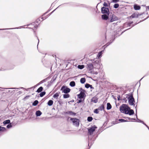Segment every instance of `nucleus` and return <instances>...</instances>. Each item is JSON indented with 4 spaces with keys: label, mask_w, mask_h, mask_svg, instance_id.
Here are the masks:
<instances>
[{
    "label": "nucleus",
    "mask_w": 149,
    "mask_h": 149,
    "mask_svg": "<svg viewBox=\"0 0 149 149\" xmlns=\"http://www.w3.org/2000/svg\"><path fill=\"white\" fill-rule=\"evenodd\" d=\"M97 127L96 126L94 125L92 127H90L88 129V133L90 136H89V143L88 146H89V145L90 144V146H91L93 143V141L95 140V139H93L92 137V135L93 134L94 132L95 131Z\"/></svg>",
    "instance_id": "obj_1"
},
{
    "label": "nucleus",
    "mask_w": 149,
    "mask_h": 149,
    "mask_svg": "<svg viewBox=\"0 0 149 149\" xmlns=\"http://www.w3.org/2000/svg\"><path fill=\"white\" fill-rule=\"evenodd\" d=\"M130 109V107L127 104H123L120 107V110L122 113L126 114L128 109Z\"/></svg>",
    "instance_id": "obj_2"
},
{
    "label": "nucleus",
    "mask_w": 149,
    "mask_h": 149,
    "mask_svg": "<svg viewBox=\"0 0 149 149\" xmlns=\"http://www.w3.org/2000/svg\"><path fill=\"white\" fill-rule=\"evenodd\" d=\"M127 96H129L127 97L128 99V103L130 105H133L134 107H135V104H134L135 102L134 99L133 97L132 94H126Z\"/></svg>",
    "instance_id": "obj_3"
},
{
    "label": "nucleus",
    "mask_w": 149,
    "mask_h": 149,
    "mask_svg": "<svg viewBox=\"0 0 149 149\" xmlns=\"http://www.w3.org/2000/svg\"><path fill=\"white\" fill-rule=\"evenodd\" d=\"M118 18L116 15L111 14L109 15V22H111L118 20Z\"/></svg>",
    "instance_id": "obj_4"
},
{
    "label": "nucleus",
    "mask_w": 149,
    "mask_h": 149,
    "mask_svg": "<svg viewBox=\"0 0 149 149\" xmlns=\"http://www.w3.org/2000/svg\"><path fill=\"white\" fill-rule=\"evenodd\" d=\"M70 120L72 121L74 125L77 127L79 126V120L78 119L71 118L70 119Z\"/></svg>",
    "instance_id": "obj_5"
},
{
    "label": "nucleus",
    "mask_w": 149,
    "mask_h": 149,
    "mask_svg": "<svg viewBox=\"0 0 149 149\" xmlns=\"http://www.w3.org/2000/svg\"><path fill=\"white\" fill-rule=\"evenodd\" d=\"M63 93L67 94L70 92V89L65 86H63L61 89Z\"/></svg>",
    "instance_id": "obj_6"
},
{
    "label": "nucleus",
    "mask_w": 149,
    "mask_h": 149,
    "mask_svg": "<svg viewBox=\"0 0 149 149\" xmlns=\"http://www.w3.org/2000/svg\"><path fill=\"white\" fill-rule=\"evenodd\" d=\"M101 13L103 14H107L108 15H109V9L108 8L104 7L102 8L101 9Z\"/></svg>",
    "instance_id": "obj_7"
},
{
    "label": "nucleus",
    "mask_w": 149,
    "mask_h": 149,
    "mask_svg": "<svg viewBox=\"0 0 149 149\" xmlns=\"http://www.w3.org/2000/svg\"><path fill=\"white\" fill-rule=\"evenodd\" d=\"M93 64L91 63H89L87 64L88 69L89 70V71H91L94 68L93 65H94L95 64L96 65V66L98 65V64L97 63H93Z\"/></svg>",
    "instance_id": "obj_8"
},
{
    "label": "nucleus",
    "mask_w": 149,
    "mask_h": 149,
    "mask_svg": "<svg viewBox=\"0 0 149 149\" xmlns=\"http://www.w3.org/2000/svg\"><path fill=\"white\" fill-rule=\"evenodd\" d=\"M109 15H108L107 14H104L102 15V18L103 20H107L108 22H109Z\"/></svg>",
    "instance_id": "obj_9"
},
{
    "label": "nucleus",
    "mask_w": 149,
    "mask_h": 149,
    "mask_svg": "<svg viewBox=\"0 0 149 149\" xmlns=\"http://www.w3.org/2000/svg\"><path fill=\"white\" fill-rule=\"evenodd\" d=\"M134 110L133 109H131L130 108V109L128 110V111H127L125 114H128L131 116L134 114Z\"/></svg>",
    "instance_id": "obj_10"
},
{
    "label": "nucleus",
    "mask_w": 149,
    "mask_h": 149,
    "mask_svg": "<svg viewBox=\"0 0 149 149\" xmlns=\"http://www.w3.org/2000/svg\"><path fill=\"white\" fill-rule=\"evenodd\" d=\"M84 95H85L84 93L81 91L80 94L77 95V96L79 99H81L83 98Z\"/></svg>",
    "instance_id": "obj_11"
},
{
    "label": "nucleus",
    "mask_w": 149,
    "mask_h": 149,
    "mask_svg": "<svg viewBox=\"0 0 149 149\" xmlns=\"http://www.w3.org/2000/svg\"><path fill=\"white\" fill-rule=\"evenodd\" d=\"M139 14L138 13H134L130 16V17L132 18H137Z\"/></svg>",
    "instance_id": "obj_12"
},
{
    "label": "nucleus",
    "mask_w": 149,
    "mask_h": 149,
    "mask_svg": "<svg viewBox=\"0 0 149 149\" xmlns=\"http://www.w3.org/2000/svg\"><path fill=\"white\" fill-rule=\"evenodd\" d=\"M134 8L135 10H138L140 9L141 7L136 4H135L134 6Z\"/></svg>",
    "instance_id": "obj_13"
},
{
    "label": "nucleus",
    "mask_w": 149,
    "mask_h": 149,
    "mask_svg": "<svg viewBox=\"0 0 149 149\" xmlns=\"http://www.w3.org/2000/svg\"><path fill=\"white\" fill-rule=\"evenodd\" d=\"M50 77H47L46 78L42 80L37 85H39L41 84H42L46 81H47V80H48V79H49Z\"/></svg>",
    "instance_id": "obj_14"
},
{
    "label": "nucleus",
    "mask_w": 149,
    "mask_h": 149,
    "mask_svg": "<svg viewBox=\"0 0 149 149\" xmlns=\"http://www.w3.org/2000/svg\"><path fill=\"white\" fill-rule=\"evenodd\" d=\"M42 114V112L39 110L36 111V114L37 116H40Z\"/></svg>",
    "instance_id": "obj_15"
},
{
    "label": "nucleus",
    "mask_w": 149,
    "mask_h": 149,
    "mask_svg": "<svg viewBox=\"0 0 149 149\" xmlns=\"http://www.w3.org/2000/svg\"><path fill=\"white\" fill-rule=\"evenodd\" d=\"M60 94V92H57L53 95V97L54 98H57Z\"/></svg>",
    "instance_id": "obj_16"
},
{
    "label": "nucleus",
    "mask_w": 149,
    "mask_h": 149,
    "mask_svg": "<svg viewBox=\"0 0 149 149\" xmlns=\"http://www.w3.org/2000/svg\"><path fill=\"white\" fill-rule=\"evenodd\" d=\"M111 108V106L109 103H107V110H109Z\"/></svg>",
    "instance_id": "obj_17"
},
{
    "label": "nucleus",
    "mask_w": 149,
    "mask_h": 149,
    "mask_svg": "<svg viewBox=\"0 0 149 149\" xmlns=\"http://www.w3.org/2000/svg\"><path fill=\"white\" fill-rule=\"evenodd\" d=\"M70 85L71 87H74L75 85V83L74 81H72L70 82Z\"/></svg>",
    "instance_id": "obj_18"
},
{
    "label": "nucleus",
    "mask_w": 149,
    "mask_h": 149,
    "mask_svg": "<svg viewBox=\"0 0 149 149\" xmlns=\"http://www.w3.org/2000/svg\"><path fill=\"white\" fill-rule=\"evenodd\" d=\"M43 89V88L42 86L40 87L37 90L36 92L40 93L41 92Z\"/></svg>",
    "instance_id": "obj_19"
},
{
    "label": "nucleus",
    "mask_w": 149,
    "mask_h": 149,
    "mask_svg": "<svg viewBox=\"0 0 149 149\" xmlns=\"http://www.w3.org/2000/svg\"><path fill=\"white\" fill-rule=\"evenodd\" d=\"M103 52V50L101 51L100 52H99L98 53L97 57L98 58H100L102 55V52Z\"/></svg>",
    "instance_id": "obj_20"
},
{
    "label": "nucleus",
    "mask_w": 149,
    "mask_h": 149,
    "mask_svg": "<svg viewBox=\"0 0 149 149\" xmlns=\"http://www.w3.org/2000/svg\"><path fill=\"white\" fill-rule=\"evenodd\" d=\"M10 123V120H7L4 121L3 122L4 125H5L7 124H9Z\"/></svg>",
    "instance_id": "obj_21"
},
{
    "label": "nucleus",
    "mask_w": 149,
    "mask_h": 149,
    "mask_svg": "<svg viewBox=\"0 0 149 149\" xmlns=\"http://www.w3.org/2000/svg\"><path fill=\"white\" fill-rule=\"evenodd\" d=\"M53 101L52 100H50L48 101L47 103V104L49 106H51L53 104Z\"/></svg>",
    "instance_id": "obj_22"
},
{
    "label": "nucleus",
    "mask_w": 149,
    "mask_h": 149,
    "mask_svg": "<svg viewBox=\"0 0 149 149\" xmlns=\"http://www.w3.org/2000/svg\"><path fill=\"white\" fill-rule=\"evenodd\" d=\"M86 79L85 78H82L80 79V81L81 84H84L86 81Z\"/></svg>",
    "instance_id": "obj_23"
},
{
    "label": "nucleus",
    "mask_w": 149,
    "mask_h": 149,
    "mask_svg": "<svg viewBox=\"0 0 149 149\" xmlns=\"http://www.w3.org/2000/svg\"><path fill=\"white\" fill-rule=\"evenodd\" d=\"M104 105H102L100 107H99L98 108V109L99 110L102 111V110H104Z\"/></svg>",
    "instance_id": "obj_24"
},
{
    "label": "nucleus",
    "mask_w": 149,
    "mask_h": 149,
    "mask_svg": "<svg viewBox=\"0 0 149 149\" xmlns=\"http://www.w3.org/2000/svg\"><path fill=\"white\" fill-rule=\"evenodd\" d=\"M70 95L69 94H66L63 95V98H67L70 97Z\"/></svg>",
    "instance_id": "obj_25"
},
{
    "label": "nucleus",
    "mask_w": 149,
    "mask_h": 149,
    "mask_svg": "<svg viewBox=\"0 0 149 149\" xmlns=\"http://www.w3.org/2000/svg\"><path fill=\"white\" fill-rule=\"evenodd\" d=\"M56 77L55 76L53 77L51 81H50V83L51 84L56 79Z\"/></svg>",
    "instance_id": "obj_26"
},
{
    "label": "nucleus",
    "mask_w": 149,
    "mask_h": 149,
    "mask_svg": "<svg viewBox=\"0 0 149 149\" xmlns=\"http://www.w3.org/2000/svg\"><path fill=\"white\" fill-rule=\"evenodd\" d=\"M6 130L5 127L0 126V132H4L6 131Z\"/></svg>",
    "instance_id": "obj_27"
},
{
    "label": "nucleus",
    "mask_w": 149,
    "mask_h": 149,
    "mask_svg": "<svg viewBox=\"0 0 149 149\" xmlns=\"http://www.w3.org/2000/svg\"><path fill=\"white\" fill-rule=\"evenodd\" d=\"M38 103V101L37 100H36L33 103L32 105L34 106H36L37 105Z\"/></svg>",
    "instance_id": "obj_28"
},
{
    "label": "nucleus",
    "mask_w": 149,
    "mask_h": 149,
    "mask_svg": "<svg viewBox=\"0 0 149 149\" xmlns=\"http://www.w3.org/2000/svg\"><path fill=\"white\" fill-rule=\"evenodd\" d=\"M69 115H70L73 116H74L76 115V113L70 111L69 112Z\"/></svg>",
    "instance_id": "obj_29"
},
{
    "label": "nucleus",
    "mask_w": 149,
    "mask_h": 149,
    "mask_svg": "<svg viewBox=\"0 0 149 149\" xmlns=\"http://www.w3.org/2000/svg\"><path fill=\"white\" fill-rule=\"evenodd\" d=\"M84 65H79L78 66V68L80 69H83L84 68Z\"/></svg>",
    "instance_id": "obj_30"
},
{
    "label": "nucleus",
    "mask_w": 149,
    "mask_h": 149,
    "mask_svg": "<svg viewBox=\"0 0 149 149\" xmlns=\"http://www.w3.org/2000/svg\"><path fill=\"white\" fill-rule=\"evenodd\" d=\"M92 101L94 102V103H97L98 102V100L97 99L95 98H93L91 100Z\"/></svg>",
    "instance_id": "obj_31"
},
{
    "label": "nucleus",
    "mask_w": 149,
    "mask_h": 149,
    "mask_svg": "<svg viewBox=\"0 0 149 149\" xmlns=\"http://www.w3.org/2000/svg\"><path fill=\"white\" fill-rule=\"evenodd\" d=\"M46 93L45 91H43L42 92H41L40 94V97H42L43 96H44Z\"/></svg>",
    "instance_id": "obj_32"
},
{
    "label": "nucleus",
    "mask_w": 149,
    "mask_h": 149,
    "mask_svg": "<svg viewBox=\"0 0 149 149\" xmlns=\"http://www.w3.org/2000/svg\"><path fill=\"white\" fill-rule=\"evenodd\" d=\"M133 23V22H129L127 23V25L129 26H131V27L134 26V25L132 24Z\"/></svg>",
    "instance_id": "obj_33"
},
{
    "label": "nucleus",
    "mask_w": 149,
    "mask_h": 149,
    "mask_svg": "<svg viewBox=\"0 0 149 149\" xmlns=\"http://www.w3.org/2000/svg\"><path fill=\"white\" fill-rule=\"evenodd\" d=\"M93 118L91 116H89L87 118V120L89 122H91L93 120Z\"/></svg>",
    "instance_id": "obj_34"
},
{
    "label": "nucleus",
    "mask_w": 149,
    "mask_h": 149,
    "mask_svg": "<svg viewBox=\"0 0 149 149\" xmlns=\"http://www.w3.org/2000/svg\"><path fill=\"white\" fill-rule=\"evenodd\" d=\"M46 18V17H42L41 18H39L38 19L37 21L36 22L38 23V20L39 21L40 20V19H41L42 20V21L44 19H45Z\"/></svg>",
    "instance_id": "obj_35"
},
{
    "label": "nucleus",
    "mask_w": 149,
    "mask_h": 149,
    "mask_svg": "<svg viewBox=\"0 0 149 149\" xmlns=\"http://www.w3.org/2000/svg\"><path fill=\"white\" fill-rule=\"evenodd\" d=\"M118 121L121 122H125L127 121V120L122 119H119Z\"/></svg>",
    "instance_id": "obj_36"
},
{
    "label": "nucleus",
    "mask_w": 149,
    "mask_h": 149,
    "mask_svg": "<svg viewBox=\"0 0 149 149\" xmlns=\"http://www.w3.org/2000/svg\"><path fill=\"white\" fill-rule=\"evenodd\" d=\"M136 118L137 119V122H140V123H141L143 124H144V122L143 121H142L139 119H138V118H137V115H136Z\"/></svg>",
    "instance_id": "obj_37"
},
{
    "label": "nucleus",
    "mask_w": 149,
    "mask_h": 149,
    "mask_svg": "<svg viewBox=\"0 0 149 149\" xmlns=\"http://www.w3.org/2000/svg\"><path fill=\"white\" fill-rule=\"evenodd\" d=\"M119 5L118 3H116L113 5V7L115 8H117L118 7Z\"/></svg>",
    "instance_id": "obj_38"
},
{
    "label": "nucleus",
    "mask_w": 149,
    "mask_h": 149,
    "mask_svg": "<svg viewBox=\"0 0 149 149\" xmlns=\"http://www.w3.org/2000/svg\"><path fill=\"white\" fill-rule=\"evenodd\" d=\"M127 97H126V98L124 97V98H123V102L124 103H126L127 101V99H126V98Z\"/></svg>",
    "instance_id": "obj_39"
},
{
    "label": "nucleus",
    "mask_w": 149,
    "mask_h": 149,
    "mask_svg": "<svg viewBox=\"0 0 149 149\" xmlns=\"http://www.w3.org/2000/svg\"><path fill=\"white\" fill-rule=\"evenodd\" d=\"M98 110H99L98 109V108L95 109L94 110V112L95 113L97 114L99 113Z\"/></svg>",
    "instance_id": "obj_40"
},
{
    "label": "nucleus",
    "mask_w": 149,
    "mask_h": 149,
    "mask_svg": "<svg viewBox=\"0 0 149 149\" xmlns=\"http://www.w3.org/2000/svg\"><path fill=\"white\" fill-rule=\"evenodd\" d=\"M90 84L87 83L85 85V87L86 88H88L90 87Z\"/></svg>",
    "instance_id": "obj_41"
},
{
    "label": "nucleus",
    "mask_w": 149,
    "mask_h": 149,
    "mask_svg": "<svg viewBox=\"0 0 149 149\" xmlns=\"http://www.w3.org/2000/svg\"><path fill=\"white\" fill-rule=\"evenodd\" d=\"M18 27L14 28H9V29H0V30H4L6 29H18Z\"/></svg>",
    "instance_id": "obj_42"
},
{
    "label": "nucleus",
    "mask_w": 149,
    "mask_h": 149,
    "mask_svg": "<svg viewBox=\"0 0 149 149\" xmlns=\"http://www.w3.org/2000/svg\"><path fill=\"white\" fill-rule=\"evenodd\" d=\"M6 127L8 128H10L12 127V125L10 123L8 125H7Z\"/></svg>",
    "instance_id": "obj_43"
},
{
    "label": "nucleus",
    "mask_w": 149,
    "mask_h": 149,
    "mask_svg": "<svg viewBox=\"0 0 149 149\" xmlns=\"http://www.w3.org/2000/svg\"><path fill=\"white\" fill-rule=\"evenodd\" d=\"M114 39L113 41H111V40L110 41V43H109V42H108L105 45V46H106V47H107V46H108V45H109L113 41V40H114Z\"/></svg>",
    "instance_id": "obj_44"
},
{
    "label": "nucleus",
    "mask_w": 149,
    "mask_h": 149,
    "mask_svg": "<svg viewBox=\"0 0 149 149\" xmlns=\"http://www.w3.org/2000/svg\"><path fill=\"white\" fill-rule=\"evenodd\" d=\"M128 118V119L130 120H131L132 121L133 120H136V119L135 118Z\"/></svg>",
    "instance_id": "obj_45"
},
{
    "label": "nucleus",
    "mask_w": 149,
    "mask_h": 149,
    "mask_svg": "<svg viewBox=\"0 0 149 149\" xmlns=\"http://www.w3.org/2000/svg\"><path fill=\"white\" fill-rule=\"evenodd\" d=\"M103 6L106 7H108V4L105 2H104L103 4Z\"/></svg>",
    "instance_id": "obj_46"
},
{
    "label": "nucleus",
    "mask_w": 149,
    "mask_h": 149,
    "mask_svg": "<svg viewBox=\"0 0 149 149\" xmlns=\"http://www.w3.org/2000/svg\"><path fill=\"white\" fill-rule=\"evenodd\" d=\"M113 2V3H117L119 2L120 0H111Z\"/></svg>",
    "instance_id": "obj_47"
},
{
    "label": "nucleus",
    "mask_w": 149,
    "mask_h": 149,
    "mask_svg": "<svg viewBox=\"0 0 149 149\" xmlns=\"http://www.w3.org/2000/svg\"><path fill=\"white\" fill-rule=\"evenodd\" d=\"M79 91H82L84 93L85 91L82 89V88H80L79 89Z\"/></svg>",
    "instance_id": "obj_48"
},
{
    "label": "nucleus",
    "mask_w": 149,
    "mask_h": 149,
    "mask_svg": "<svg viewBox=\"0 0 149 149\" xmlns=\"http://www.w3.org/2000/svg\"><path fill=\"white\" fill-rule=\"evenodd\" d=\"M82 102V100L81 99H80V100H78V101L77 102V103H80L81 102Z\"/></svg>",
    "instance_id": "obj_49"
},
{
    "label": "nucleus",
    "mask_w": 149,
    "mask_h": 149,
    "mask_svg": "<svg viewBox=\"0 0 149 149\" xmlns=\"http://www.w3.org/2000/svg\"><path fill=\"white\" fill-rule=\"evenodd\" d=\"M120 96L119 95H118V97H117L118 100H120Z\"/></svg>",
    "instance_id": "obj_50"
},
{
    "label": "nucleus",
    "mask_w": 149,
    "mask_h": 149,
    "mask_svg": "<svg viewBox=\"0 0 149 149\" xmlns=\"http://www.w3.org/2000/svg\"><path fill=\"white\" fill-rule=\"evenodd\" d=\"M17 88H6V89H17Z\"/></svg>",
    "instance_id": "obj_51"
},
{
    "label": "nucleus",
    "mask_w": 149,
    "mask_h": 149,
    "mask_svg": "<svg viewBox=\"0 0 149 149\" xmlns=\"http://www.w3.org/2000/svg\"><path fill=\"white\" fill-rule=\"evenodd\" d=\"M90 87L91 89H94V87H93L91 85H90Z\"/></svg>",
    "instance_id": "obj_52"
},
{
    "label": "nucleus",
    "mask_w": 149,
    "mask_h": 149,
    "mask_svg": "<svg viewBox=\"0 0 149 149\" xmlns=\"http://www.w3.org/2000/svg\"><path fill=\"white\" fill-rule=\"evenodd\" d=\"M57 8L55 9L53 11H52L51 13H50L49 14V15H50Z\"/></svg>",
    "instance_id": "obj_53"
},
{
    "label": "nucleus",
    "mask_w": 149,
    "mask_h": 149,
    "mask_svg": "<svg viewBox=\"0 0 149 149\" xmlns=\"http://www.w3.org/2000/svg\"><path fill=\"white\" fill-rule=\"evenodd\" d=\"M144 125H145L148 128V130H149V127L145 123H144V124H143Z\"/></svg>",
    "instance_id": "obj_54"
},
{
    "label": "nucleus",
    "mask_w": 149,
    "mask_h": 149,
    "mask_svg": "<svg viewBox=\"0 0 149 149\" xmlns=\"http://www.w3.org/2000/svg\"><path fill=\"white\" fill-rule=\"evenodd\" d=\"M81 7H86V6L85 5H82Z\"/></svg>",
    "instance_id": "obj_55"
},
{
    "label": "nucleus",
    "mask_w": 149,
    "mask_h": 149,
    "mask_svg": "<svg viewBox=\"0 0 149 149\" xmlns=\"http://www.w3.org/2000/svg\"><path fill=\"white\" fill-rule=\"evenodd\" d=\"M69 112H70V111H68L67 112H65V113L66 114H69Z\"/></svg>",
    "instance_id": "obj_56"
},
{
    "label": "nucleus",
    "mask_w": 149,
    "mask_h": 149,
    "mask_svg": "<svg viewBox=\"0 0 149 149\" xmlns=\"http://www.w3.org/2000/svg\"><path fill=\"white\" fill-rule=\"evenodd\" d=\"M146 7V10H148L149 8V6H147Z\"/></svg>",
    "instance_id": "obj_57"
},
{
    "label": "nucleus",
    "mask_w": 149,
    "mask_h": 149,
    "mask_svg": "<svg viewBox=\"0 0 149 149\" xmlns=\"http://www.w3.org/2000/svg\"><path fill=\"white\" fill-rule=\"evenodd\" d=\"M48 12L47 11V12H46V13H44V15H43V16L45 15L46 13H48Z\"/></svg>",
    "instance_id": "obj_58"
},
{
    "label": "nucleus",
    "mask_w": 149,
    "mask_h": 149,
    "mask_svg": "<svg viewBox=\"0 0 149 149\" xmlns=\"http://www.w3.org/2000/svg\"><path fill=\"white\" fill-rule=\"evenodd\" d=\"M95 74H97V72H95Z\"/></svg>",
    "instance_id": "obj_59"
},
{
    "label": "nucleus",
    "mask_w": 149,
    "mask_h": 149,
    "mask_svg": "<svg viewBox=\"0 0 149 149\" xmlns=\"http://www.w3.org/2000/svg\"><path fill=\"white\" fill-rule=\"evenodd\" d=\"M19 94L20 93H21L22 92L20 91H19Z\"/></svg>",
    "instance_id": "obj_60"
},
{
    "label": "nucleus",
    "mask_w": 149,
    "mask_h": 149,
    "mask_svg": "<svg viewBox=\"0 0 149 149\" xmlns=\"http://www.w3.org/2000/svg\"><path fill=\"white\" fill-rule=\"evenodd\" d=\"M36 26H34V28H36Z\"/></svg>",
    "instance_id": "obj_61"
},
{
    "label": "nucleus",
    "mask_w": 149,
    "mask_h": 149,
    "mask_svg": "<svg viewBox=\"0 0 149 149\" xmlns=\"http://www.w3.org/2000/svg\"><path fill=\"white\" fill-rule=\"evenodd\" d=\"M23 88V87L21 88Z\"/></svg>",
    "instance_id": "obj_62"
},
{
    "label": "nucleus",
    "mask_w": 149,
    "mask_h": 149,
    "mask_svg": "<svg viewBox=\"0 0 149 149\" xmlns=\"http://www.w3.org/2000/svg\"><path fill=\"white\" fill-rule=\"evenodd\" d=\"M143 77L142 78H141V79H142L143 78Z\"/></svg>",
    "instance_id": "obj_63"
},
{
    "label": "nucleus",
    "mask_w": 149,
    "mask_h": 149,
    "mask_svg": "<svg viewBox=\"0 0 149 149\" xmlns=\"http://www.w3.org/2000/svg\"><path fill=\"white\" fill-rule=\"evenodd\" d=\"M29 24H28V25L27 26H29Z\"/></svg>",
    "instance_id": "obj_64"
}]
</instances>
